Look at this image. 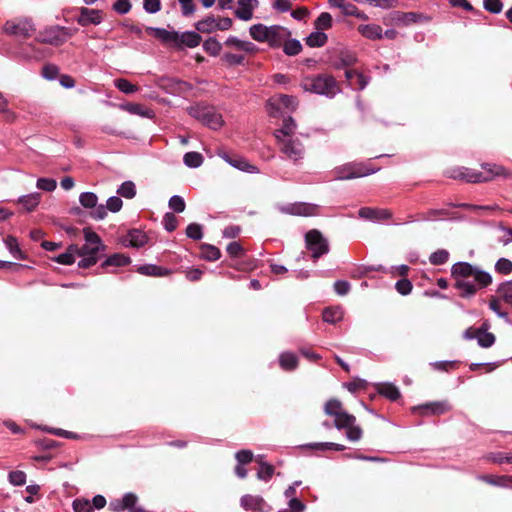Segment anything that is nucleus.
Segmentation results:
<instances>
[{"instance_id":"f704fd0d","label":"nucleus","mask_w":512,"mask_h":512,"mask_svg":"<svg viewBox=\"0 0 512 512\" xmlns=\"http://www.w3.org/2000/svg\"><path fill=\"white\" fill-rule=\"evenodd\" d=\"M343 318V311L340 308H327L323 312V320L335 324Z\"/></svg>"},{"instance_id":"39448f33","label":"nucleus","mask_w":512,"mask_h":512,"mask_svg":"<svg viewBox=\"0 0 512 512\" xmlns=\"http://www.w3.org/2000/svg\"><path fill=\"white\" fill-rule=\"evenodd\" d=\"M188 112L193 118L210 129L218 130L224 126L225 122L222 114L213 107L195 105L190 107Z\"/></svg>"},{"instance_id":"c756f323","label":"nucleus","mask_w":512,"mask_h":512,"mask_svg":"<svg viewBox=\"0 0 512 512\" xmlns=\"http://www.w3.org/2000/svg\"><path fill=\"white\" fill-rule=\"evenodd\" d=\"M129 263H130L129 257L125 256L124 254L117 253V254H114V255L108 257L102 263L101 266H102V268H108L111 266L120 267V266H125Z\"/></svg>"},{"instance_id":"0eeeda50","label":"nucleus","mask_w":512,"mask_h":512,"mask_svg":"<svg viewBox=\"0 0 512 512\" xmlns=\"http://www.w3.org/2000/svg\"><path fill=\"white\" fill-rule=\"evenodd\" d=\"M302 87L306 91L328 96L334 95L337 92L336 81L329 75L306 78L302 82Z\"/></svg>"},{"instance_id":"4be33fe9","label":"nucleus","mask_w":512,"mask_h":512,"mask_svg":"<svg viewBox=\"0 0 512 512\" xmlns=\"http://www.w3.org/2000/svg\"><path fill=\"white\" fill-rule=\"evenodd\" d=\"M359 216L361 218L367 219V220H386L391 217V213L388 210L385 209H374V208H361L358 212Z\"/></svg>"},{"instance_id":"f8f14e48","label":"nucleus","mask_w":512,"mask_h":512,"mask_svg":"<svg viewBox=\"0 0 512 512\" xmlns=\"http://www.w3.org/2000/svg\"><path fill=\"white\" fill-rule=\"evenodd\" d=\"M241 507L250 512H268L271 507L259 495L246 494L240 499Z\"/></svg>"},{"instance_id":"c03bdc74","label":"nucleus","mask_w":512,"mask_h":512,"mask_svg":"<svg viewBox=\"0 0 512 512\" xmlns=\"http://www.w3.org/2000/svg\"><path fill=\"white\" fill-rule=\"evenodd\" d=\"M81 205L85 208H95L97 206L98 198L92 192L82 193L79 197Z\"/></svg>"},{"instance_id":"49530a36","label":"nucleus","mask_w":512,"mask_h":512,"mask_svg":"<svg viewBox=\"0 0 512 512\" xmlns=\"http://www.w3.org/2000/svg\"><path fill=\"white\" fill-rule=\"evenodd\" d=\"M26 473L21 470L11 471L8 475L9 482L14 486H23L26 483Z\"/></svg>"},{"instance_id":"20e7f679","label":"nucleus","mask_w":512,"mask_h":512,"mask_svg":"<svg viewBox=\"0 0 512 512\" xmlns=\"http://www.w3.org/2000/svg\"><path fill=\"white\" fill-rule=\"evenodd\" d=\"M482 170L483 171H477L474 169L463 168L460 170L458 175H455V177H459L471 183H480L491 181L499 176H509V173L504 167L496 164H483Z\"/></svg>"},{"instance_id":"a211bd4d","label":"nucleus","mask_w":512,"mask_h":512,"mask_svg":"<svg viewBox=\"0 0 512 512\" xmlns=\"http://www.w3.org/2000/svg\"><path fill=\"white\" fill-rule=\"evenodd\" d=\"M238 7L235 10L236 16L244 21H248L253 16V10L257 7V0H237Z\"/></svg>"},{"instance_id":"72a5a7b5","label":"nucleus","mask_w":512,"mask_h":512,"mask_svg":"<svg viewBox=\"0 0 512 512\" xmlns=\"http://www.w3.org/2000/svg\"><path fill=\"white\" fill-rule=\"evenodd\" d=\"M40 202V194L32 193L19 198V203L24 206L27 211L34 210Z\"/></svg>"},{"instance_id":"7c9ffc66","label":"nucleus","mask_w":512,"mask_h":512,"mask_svg":"<svg viewBox=\"0 0 512 512\" xmlns=\"http://www.w3.org/2000/svg\"><path fill=\"white\" fill-rule=\"evenodd\" d=\"M257 462L260 464V469L257 472V478L263 481H269L274 474V466L262 461V456L257 458Z\"/></svg>"},{"instance_id":"3c124183","label":"nucleus","mask_w":512,"mask_h":512,"mask_svg":"<svg viewBox=\"0 0 512 512\" xmlns=\"http://www.w3.org/2000/svg\"><path fill=\"white\" fill-rule=\"evenodd\" d=\"M117 192L121 196L131 199L136 194L135 185L131 181H126L120 186Z\"/></svg>"},{"instance_id":"9d476101","label":"nucleus","mask_w":512,"mask_h":512,"mask_svg":"<svg viewBox=\"0 0 512 512\" xmlns=\"http://www.w3.org/2000/svg\"><path fill=\"white\" fill-rule=\"evenodd\" d=\"M3 30L8 35L29 37L36 29L31 19L19 18L7 21Z\"/></svg>"},{"instance_id":"ea45409f","label":"nucleus","mask_w":512,"mask_h":512,"mask_svg":"<svg viewBox=\"0 0 512 512\" xmlns=\"http://www.w3.org/2000/svg\"><path fill=\"white\" fill-rule=\"evenodd\" d=\"M202 256L206 260L215 261L221 256L220 250L212 245L205 244L201 247Z\"/></svg>"},{"instance_id":"a18cd8bd","label":"nucleus","mask_w":512,"mask_h":512,"mask_svg":"<svg viewBox=\"0 0 512 512\" xmlns=\"http://www.w3.org/2000/svg\"><path fill=\"white\" fill-rule=\"evenodd\" d=\"M203 48L210 55L217 56L220 54L222 46L216 39L209 38L204 42Z\"/></svg>"},{"instance_id":"69168bd1","label":"nucleus","mask_w":512,"mask_h":512,"mask_svg":"<svg viewBox=\"0 0 512 512\" xmlns=\"http://www.w3.org/2000/svg\"><path fill=\"white\" fill-rule=\"evenodd\" d=\"M396 290L402 295H408L412 291V283L408 279H401L396 283Z\"/></svg>"},{"instance_id":"2f4dec72","label":"nucleus","mask_w":512,"mask_h":512,"mask_svg":"<svg viewBox=\"0 0 512 512\" xmlns=\"http://www.w3.org/2000/svg\"><path fill=\"white\" fill-rule=\"evenodd\" d=\"M124 109L131 114H136L146 118H153L154 112L140 104H127Z\"/></svg>"},{"instance_id":"37998d69","label":"nucleus","mask_w":512,"mask_h":512,"mask_svg":"<svg viewBox=\"0 0 512 512\" xmlns=\"http://www.w3.org/2000/svg\"><path fill=\"white\" fill-rule=\"evenodd\" d=\"M184 163L188 167L196 168L203 163V157L198 152H188L184 155Z\"/></svg>"},{"instance_id":"f257e3e1","label":"nucleus","mask_w":512,"mask_h":512,"mask_svg":"<svg viewBox=\"0 0 512 512\" xmlns=\"http://www.w3.org/2000/svg\"><path fill=\"white\" fill-rule=\"evenodd\" d=\"M324 412L334 417V425L338 430H346L348 440L354 442L361 439L363 431L356 425V417L346 412L339 400H328L324 406Z\"/></svg>"},{"instance_id":"c9c22d12","label":"nucleus","mask_w":512,"mask_h":512,"mask_svg":"<svg viewBox=\"0 0 512 512\" xmlns=\"http://www.w3.org/2000/svg\"><path fill=\"white\" fill-rule=\"evenodd\" d=\"M225 45L229 47H235L239 50L246 51V52H252L254 49V46L252 43L247 41H242L236 37H229L225 41Z\"/></svg>"},{"instance_id":"e433bc0d","label":"nucleus","mask_w":512,"mask_h":512,"mask_svg":"<svg viewBox=\"0 0 512 512\" xmlns=\"http://www.w3.org/2000/svg\"><path fill=\"white\" fill-rule=\"evenodd\" d=\"M377 389V392L381 395L386 397L387 399L391 401H396L400 398V392L397 389V386H375Z\"/></svg>"},{"instance_id":"6ab92c4d","label":"nucleus","mask_w":512,"mask_h":512,"mask_svg":"<svg viewBox=\"0 0 512 512\" xmlns=\"http://www.w3.org/2000/svg\"><path fill=\"white\" fill-rule=\"evenodd\" d=\"M146 32L159 39L164 44L175 46V40H177L176 31H168L163 28L147 27Z\"/></svg>"},{"instance_id":"4468645a","label":"nucleus","mask_w":512,"mask_h":512,"mask_svg":"<svg viewBox=\"0 0 512 512\" xmlns=\"http://www.w3.org/2000/svg\"><path fill=\"white\" fill-rule=\"evenodd\" d=\"M103 18L104 13L102 10L82 7L79 9L76 21L80 26L99 25L102 23Z\"/></svg>"},{"instance_id":"8fccbe9b","label":"nucleus","mask_w":512,"mask_h":512,"mask_svg":"<svg viewBox=\"0 0 512 512\" xmlns=\"http://www.w3.org/2000/svg\"><path fill=\"white\" fill-rule=\"evenodd\" d=\"M227 162L232 165L233 167L237 168V169H240V170H243V171H247V172H254L256 171V168L249 164L247 161H245L244 159H239V158H236V159H230V158H226Z\"/></svg>"},{"instance_id":"58836bf2","label":"nucleus","mask_w":512,"mask_h":512,"mask_svg":"<svg viewBox=\"0 0 512 512\" xmlns=\"http://www.w3.org/2000/svg\"><path fill=\"white\" fill-rule=\"evenodd\" d=\"M314 27L316 30H327L332 27V17L329 13L323 12L314 22Z\"/></svg>"},{"instance_id":"1a4fd4ad","label":"nucleus","mask_w":512,"mask_h":512,"mask_svg":"<svg viewBox=\"0 0 512 512\" xmlns=\"http://www.w3.org/2000/svg\"><path fill=\"white\" fill-rule=\"evenodd\" d=\"M73 33L65 27L53 26L42 31L38 40L45 44L59 46L63 44Z\"/></svg>"},{"instance_id":"f3484780","label":"nucleus","mask_w":512,"mask_h":512,"mask_svg":"<svg viewBox=\"0 0 512 512\" xmlns=\"http://www.w3.org/2000/svg\"><path fill=\"white\" fill-rule=\"evenodd\" d=\"M329 4L333 7L339 8L344 15L355 16L362 20H368V16L359 11L358 8L345 0H328Z\"/></svg>"},{"instance_id":"473e14b6","label":"nucleus","mask_w":512,"mask_h":512,"mask_svg":"<svg viewBox=\"0 0 512 512\" xmlns=\"http://www.w3.org/2000/svg\"><path fill=\"white\" fill-rule=\"evenodd\" d=\"M280 365L283 369L291 371L295 369L298 365L297 356L291 352L283 353L280 356Z\"/></svg>"},{"instance_id":"052dcab7","label":"nucleus","mask_w":512,"mask_h":512,"mask_svg":"<svg viewBox=\"0 0 512 512\" xmlns=\"http://www.w3.org/2000/svg\"><path fill=\"white\" fill-rule=\"evenodd\" d=\"M495 269L502 274H509L512 272V262L506 258H501L497 261Z\"/></svg>"},{"instance_id":"680f3d73","label":"nucleus","mask_w":512,"mask_h":512,"mask_svg":"<svg viewBox=\"0 0 512 512\" xmlns=\"http://www.w3.org/2000/svg\"><path fill=\"white\" fill-rule=\"evenodd\" d=\"M186 234L189 238L199 240L202 238V228L199 224H189L186 229Z\"/></svg>"},{"instance_id":"ddd939ff","label":"nucleus","mask_w":512,"mask_h":512,"mask_svg":"<svg viewBox=\"0 0 512 512\" xmlns=\"http://www.w3.org/2000/svg\"><path fill=\"white\" fill-rule=\"evenodd\" d=\"M452 409L447 401L428 402L413 408V412H419L422 416L442 415Z\"/></svg>"},{"instance_id":"4c0bfd02","label":"nucleus","mask_w":512,"mask_h":512,"mask_svg":"<svg viewBox=\"0 0 512 512\" xmlns=\"http://www.w3.org/2000/svg\"><path fill=\"white\" fill-rule=\"evenodd\" d=\"M196 29L201 33H212L217 30L216 19L208 17L204 20L197 22Z\"/></svg>"},{"instance_id":"6e6d98bb","label":"nucleus","mask_w":512,"mask_h":512,"mask_svg":"<svg viewBox=\"0 0 512 512\" xmlns=\"http://www.w3.org/2000/svg\"><path fill=\"white\" fill-rule=\"evenodd\" d=\"M169 207L173 211L181 213L185 210L186 204L182 197L175 195L170 198Z\"/></svg>"},{"instance_id":"13d9d810","label":"nucleus","mask_w":512,"mask_h":512,"mask_svg":"<svg viewBox=\"0 0 512 512\" xmlns=\"http://www.w3.org/2000/svg\"><path fill=\"white\" fill-rule=\"evenodd\" d=\"M311 448L319 449V450H335V451H343L345 446L342 444L326 442V443H315L310 445Z\"/></svg>"},{"instance_id":"603ef678","label":"nucleus","mask_w":512,"mask_h":512,"mask_svg":"<svg viewBox=\"0 0 512 512\" xmlns=\"http://www.w3.org/2000/svg\"><path fill=\"white\" fill-rule=\"evenodd\" d=\"M498 293L505 302L512 305V282H506L499 286Z\"/></svg>"},{"instance_id":"bb28decb","label":"nucleus","mask_w":512,"mask_h":512,"mask_svg":"<svg viewBox=\"0 0 512 512\" xmlns=\"http://www.w3.org/2000/svg\"><path fill=\"white\" fill-rule=\"evenodd\" d=\"M317 209H318V207L313 204L298 203V204H294L290 208V212L294 215H299V216H311V215L316 214Z\"/></svg>"},{"instance_id":"cd10ccee","label":"nucleus","mask_w":512,"mask_h":512,"mask_svg":"<svg viewBox=\"0 0 512 512\" xmlns=\"http://www.w3.org/2000/svg\"><path fill=\"white\" fill-rule=\"evenodd\" d=\"M488 325L486 323L483 324L482 328H479L477 341L481 347L488 348L492 346L495 342L494 334L487 332Z\"/></svg>"},{"instance_id":"dca6fc26","label":"nucleus","mask_w":512,"mask_h":512,"mask_svg":"<svg viewBox=\"0 0 512 512\" xmlns=\"http://www.w3.org/2000/svg\"><path fill=\"white\" fill-rule=\"evenodd\" d=\"M376 170L368 169L363 165H348L339 170V178L340 179H353L364 177L374 173Z\"/></svg>"},{"instance_id":"09e8293b","label":"nucleus","mask_w":512,"mask_h":512,"mask_svg":"<svg viewBox=\"0 0 512 512\" xmlns=\"http://www.w3.org/2000/svg\"><path fill=\"white\" fill-rule=\"evenodd\" d=\"M114 83L115 86L125 94H132L138 91V87L126 79H117Z\"/></svg>"},{"instance_id":"393cba45","label":"nucleus","mask_w":512,"mask_h":512,"mask_svg":"<svg viewBox=\"0 0 512 512\" xmlns=\"http://www.w3.org/2000/svg\"><path fill=\"white\" fill-rule=\"evenodd\" d=\"M147 243V236L138 230L131 231L125 239V244L131 247H142Z\"/></svg>"},{"instance_id":"f03ea898","label":"nucleus","mask_w":512,"mask_h":512,"mask_svg":"<svg viewBox=\"0 0 512 512\" xmlns=\"http://www.w3.org/2000/svg\"><path fill=\"white\" fill-rule=\"evenodd\" d=\"M85 244L78 247L76 255L81 258L78 262L80 268H89L98 262V253L105 250L100 237L90 228L83 229Z\"/></svg>"},{"instance_id":"7ed1b4c3","label":"nucleus","mask_w":512,"mask_h":512,"mask_svg":"<svg viewBox=\"0 0 512 512\" xmlns=\"http://www.w3.org/2000/svg\"><path fill=\"white\" fill-rule=\"evenodd\" d=\"M250 35L258 42H266L270 46H279L289 37L290 32L278 25L256 24L250 27Z\"/></svg>"},{"instance_id":"338daca9","label":"nucleus","mask_w":512,"mask_h":512,"mask_svg":"<svg viewBox=\"0 0 512 512\" xmlns=\"http://www.w3.org/2000/svg\"><path fill=\"white\" fill-rule=\"evenodd\" d=\"M113 9L119 14H126L131 9V3L129 0H117L113 4Z\"/></svg>"},{"instance_id":"c85d7f7f","label":"nucleus","mask_w":512,"mask_h":512,"mask_svg":"<svg viewBox=\"0 0 512 512\" xmlns=\"http://www.w3.org/2000/svg\"><path fill=\"white\" fill-rule=\"evenodd\" d=\"M327 40L328 37L323 31L316 30L306 38V44L309 47H322L326 44Z\"/></svg>"},{"instance_id":"e2e57ef3","label":"nucleus","mask_w":512,"mask_h":512,"mask_svg":"<svg viewBox=\"0 0 512 512\" xmlns=\"http://www.w3.org/2000/svg\"><path fill=\"white\" fill-rule=\"evenodd\" d=\"M178 224L177 218L172 213H166L163 218V225L165 229L172 232L176 229Z\"/></svg>"},{"instance_id":"774afa93","label":"nucleus","mask_w":512,"mask_h":512,"mask_svg":"<svg viewBox=\"0 0 512 512\" xmlns=\"http://www.w3.org/2000/svg\"><path fill=\"white\" fill-rule=\"evenodd\" d=\"M122 205H123L122 200L116 196L110 197L106 203L107 209L114 213L120 211L122 208Z\"/></svg>"},{"instance_id":"b1692460","label":"nucleus","mask_w":512,"mask_h":512,"mask_svg":"<svg viewBox=\"0 0 512 512\" xmlns=\"http://www.w3.org/2000/svg\"><path fill=\"white\" fill-rule=\"evenodd\" d=\"M358 32L369 40H380L383 38V30L377 24H362L357 28Z\"/></svg>"},{"instance_id":"a19ab883","label":"nucleus","mask_w":512,"mask_h":512,"mask_svg":"<svg viewBox=\"0 0 512 512\" xmlns=\"http://www.w3.org/2000/svg\"><path fill=\"white\" fill-rule=\"evenodd\" d=\"M4 242L7 246V248L10 250V252L13 254V256L16 259H24L25 258L24 254L22 253V251L20 250V248L18 246V243H17V240L15 237L8 236L4 240Z\"/></svg>"},{"instance_id":"79ce46f5","label":"nucleus","mask_w":512,"mask_h":512,"mask_svg":"<svg viewBox=\"0 0 512 512\" xmlns=\"http://www.w3.org/2000/svg\"><path fill=\"white\" fill-rule=\"evenodd\" d=\"M456 287L461 290L463 296H470L476 292V286L470 280L458 279Z\"/></svg>"},{"instance_id":"423d86ee","label":"nucleus","mask_w":512,"mask_h":512,"mask_svg":"<svg viewBox=\"0 0 512 512\" xmlns=\"http://www.w3.org/2000/svg\"><path fill=\"white\" fill-rule=\"evenodd\" d=\"M452 276L456 281H458V279H473L479 287H486L492 282L490 274L480 271L468 263H457L453 265Z\"/></svg>"},{"instance_id":"864d4df0","label":"nucleus","mask_w":512,"mask_h":512,"mask_svg":"<svg viewBox=\"0 0 512 512\" xmlns=\"http://www.w3.org/2000/svg\"><path fill=\"white\" fill-rule=\"evenodd\" d=\"M302 46L297 40L286 41L284 44V52L289 56H294L300 53Z\"/></svg>"},{"instance_id":"5701e85b","label":"nucleus","mask_w":512,"mask_h":512,"mask_svg":"<svg viewBox=\"0 0 512 512\" xmlns=\"http://www.w3.org/2000/svg\"><path fill=\"white\" fill-rule=\"evenodd\" d=\"M295 129L296 123L293 118L289 117L284 120L282 128L275 132V137L279 143L291 140Z\"/></svg>"},{"instance_id":"9b49d317","label":"nucleus","mask_w":512,"mask_h":512,"mask_svg":"<svg viewBox=\"0 0 512 512\" xmlns=\"http://www.w3.org/2000/svg\"><path fill=\"white\" fill-rule=\"evenodd\" d=\"M306 244L314 258H318L329 250L326 239L318 230H311L306 234Z\"/></svg>"},{"instance_id":"4d7b16f0","label":"nucleus","mask_w":512,"mask_h":512,"mask_svg":"<svg viewBox=\"0 0 512 512\" xmlns=\"http://www.w3.org/2000/svg\"><path fill=\"white\" fill-rule=\"evenodd\" d=\"M449 257V253L446 250H438L431 254L430 262L434 265L444 264Z\"/></svg>"},{"instance_id":"2eb2a0df","label":"nucleus","mask_w":512,"mask_h":512,"mask_svg":"<svg viewBox=\"0 0 512 512\" xmlns=\"http://www.w3.org/2000/svg\"><path fill=\"white\" fill-rule=\"evenodd\" d=\"M281 151L291 160L297 161L303 158L305 150L298 140H288L280 143Z\"/></svg>"},{"instance_id":"412c9836","label":"nucleus","mask_w":512,"mask_h":512,"mask_svg":"<svg viewBox=\"0 0 512 512\" xmlns=\"http://www.w3.org/2000/svg\"><path fill=\"white\" fill-rule=\"evenodd\" d=\"M138 501L134 493H126L122 499H114L109 503V509L114 512L124 511Z\"/></svg>"},{"instance_id":"a878e982","label":"nucleus","mask_w":512,"mask_h":512,"mask_svg":"<svg viewBox=\"0 0 512 512\" xmlns=\"http://www.w3.org/2000/svg\"><path fill=\"white\" fill-rule=\"evenodd\" d=\"M77 251V245H70L64 253L58 255L53 260L62 265H71L75 262Z\"/></svg>"},{"instance_id":"5fc2aeb1","label":"nucleus","mask_w":512,"mask_h":512,"mask_svg":"<svg viewBox=\"0 0 512 512\" xmlns=\"http://www.w3.org/2000/svg\"><path fill=\"white\" fill-rule=\"evenodd\" d=\"M37 188L44 191H54L56 189L57 183L54 179L51 178H39L36 183Z\"/></svg>"},{"instance_id":"de8ad7c7","label":"nucleus","mask_w":512,"mask_h":512,"mask_svg":"<svg viewBox=\"0 0 512 512\" xmlns=\"http://www.w3.org/2000/svg\"><path fill=\"white\" fill-rule=\"evenodd\" d=\"M74 512H92L93 506L87 499H75L72 503Z\"/></svg>"},{"instance_id":"6e6552de","label":"nucleus","mask_w":512,"mask_h":512,"mask_svg":"<svg viewBox=\"0 0 512 512\" xmlns=\"http://www.w3.org/2000/svg\"><path fill=\"white\" fill-rule=\"evenodd\" d=\"M298 106L295 97L289 95H276L271 97L266 104L267 112L272 117H277L286 111H294Z\"/></svg>"},{"instance_id":"aec40b11","label":"nucleus","mask_w":512,"mask_h":512,"mask_svg":"<svg viewBox=\"0 0 512 512\" xmlns=\"http://www.w3.org/2000/svg\"><path fill=\"white\" fill-rule=\"evenodd\" d=\"M201 42V36L196 32H184L179 34L177 32V40H175V46L177 48L189 47L194 48Z\"/></svg>"},{"instance_id":"bf43d9fd","label":"nucleus","mask_w":512,"mask_h":512,"mask_svg":"<svg viewBox=\"0 0 512 512\" xmlns=\"http://www.w3.org/2000/svg\"><path fill=\"white\" fill-rule=\"evenodd\" d=\"M138 271L143 275H150V276H162L164 273H162V269L160 267H157L155 265H145L138 268Z\"/></svg>"},{"instance_id":"0e129e2a","label":"nucleus","mask_w":512,"mask_h":512,"mask_svg":"<svg viewBox=\"0 0 512 512\" xmlns=\"http://www.w3.org/2000/svg\"><path fill=\"white\" fill-rule=\"evenodd\" d=\"M238 464L245 465L253 460V453L250 450H240L235 455Z\"/></svg>"}]
</instances>
